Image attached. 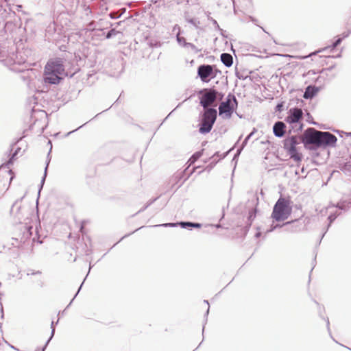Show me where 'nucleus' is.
I'll list each match as a JSON object with an SVG mask.
<instances>
[{"mask_svg": "<svg viewBox=\"0 0 351 351\" xmlns=\"http://www.w3.org/2000/svg\"><path fill=\"white\" fill-rule=\"evenodd\" d=\"M165 226H174V224L173 223H168V224H165Z\"/></svg>", "mask_w": 351, "mask_h": 351, "instance_id": "nucleus-26", "label": "nucleus"}, {"mask_svg": "<svg viewBox=\"0 0 351 351\" xmlns=\"http://www.w3.org/2000/svg\"><path fill=\"white\" fill-rule=\"evenodd\" d=\"M121 33L120 32L116 31L114 29H112L110 31H108V32L107 33V34L106 36V38H110L114 36L121 35Z\"/></svg>", "mask_w": 351, "mask_h": 351, "instance_id": "nucleus-16", "label": "nucleus"}, {"mask_svg": "<svg viewBox=\"0 0 351 351\" xmlns=\"http://www.w3.org/2000/svg\"><path fill=\"white\" fill-rule=\"evenodd\" d=\"M289 114L287 117V121L289 123H298L303 116L302 110L300 108H294L289 110Z\"/></svg>", "mask_w": 351, "mask_h": 351, "instance_id": "nucleus-10", "label": "nucleus"}, {"mask_svg": "<svg viewBox=\"0 0 351 351\" xmlns=\"http://www.w3.org/2000/svg\"><path fill=\"white\" fill-rule=\"evenodd\" d=\"M291 213V207L289 200L280 197L274 207L271 217L276 221H282L287 219Z\"/></svg>", "mask_w": 351, "mask_h": 351, "instance_id": "nucleus-3", "label": "nucleus"}, {"mask_svg": "<svg viewBox=\"0 0 351 351\" xmlns=\"http://www.w3.org/2000/svg\"><path fill=\"white\" fill-rule=\"evenodd\" d=\"M128 5L130 7L132 6V2L128 3Z\"/></svg>", "mask_w": 351, "mask_h": 351, "instance_id": "nucleus-29", "label": "nucleus"}, {"mask_svg": "<svg viewBox=\"0 0 351 351\" xmlns=\"http://www.w3.org/2000/svg\"><path fill=\"white\" fill-rule=\"evenodd\" d=\"M217 117V112L214 108H207L205 110L202 121L199 131L202 134L208 133L213 128V124L215 123Z\"/></svg>", "mask_w": 351, "mask_h": 351, "instance_id": "nucleus-4", "label": "nucleus"}, {"mask_svg": "<svg viewBox=\"0 0 351 351\" xmlns=\"http://www.w3.org/2000/svg\"><path fill=\"white\" fill-rule=\"evenodd\" d=\"M88 27H89L90 29H94L95 27H93V22L90 23L88 24Z\"/></svg>", "mask_w": 351, "mask_h": 351, "instance_id": "nucleus-24", "label": "nucleus"}, {"mask_svg": "<svg viewBox=\"0 0 351 351\" xmlns=\"http://www.w3.org/2000/svg\"><path fill=\"white\" fill-rule=\"evenodd\" d=\"M9 173H12V170H9Z\"/></svg>", "mask_w": 351, "mask_h": 351, "instance_id": "nucleus-30", "label": "nucleus"}, {"mask_svg": "<svg viewBox=\"0 0 351 351\" xmlns=\"http://www.w3.org/2000/svg\"><path fill=\"white\" fill-rule=\"evenodd\" d=\"M300 143L299 137L292 136L284 141V148L290 155L291 158L296 162L302 160V155L297 152L296 146Z\"/></svg>", "mask_w": 351, "mask_h": 351, "instance_id": "nucleus-6", "label": "nucleus"}, {"mask_svg": "<svg viewBox=\"0 0 351 351\" xmlns=\"http://www.w3.org/2000/svg\"><path fill=\"white\" fill-rule=\"evenodd\" d=\"M91 267H92V266H91V265L90 264V267H89V270H88V274H89L90 270L91 269Z\"/></svg>", "mask_w": 351, "mask_h": 351, "instance_id": "nucleus-27", "label": "nucleus"}, {"mask_svg": "<svg viewBox=\"0 0 351 351\" xmlns=\"http://www.w3.org/2000/svg\"><path fill=\"white\" fill-rule=\"evenodd\" d=\"M5 57H6V56L5 54V51H0V62H2L4 63Z\"/></svg>", "mask_w": 351, "mask_h": 351, "instance_id": "nucleus-21", "label": "nucleus"}, {"mask_svg": "<svg viewBox=\"0 0 351 351\" xmlns=\"http://www.w3.org/2000/svg\"><path fill=\"white\" fill-rule=\"evenodd\" d=\"M13 178H14L13 176H12V177L10 178V182H12V180H13Z\"/></svg>", "mask_w": 351, "mask_h": 351, "instance_id": "nucleus-28", "label": "nucleus"}, {"mask_svg": "<svg viewBox=\"0 0 351 351\" xmlns=\"http://www.w3.org/2000/svg\"><path fill=\"white\" fill-rule=\"evenodd\" d=\"M303 141L306 144L315 145L317 147L335 146L337 138L328 132H321L309 128L304 133Z\"/></svg>", "mask_w": 351, "mask_h": 351, "instance_id": "nucleus-1", "label": "nucleus"}, {"mask_svg": "<svg viewBox=\"0 0 351 351\" xmlns=\"http://www.w3.org/2000/svg\"><path fill=\"white\" fill-rule=\"evenodd\" d=\"M341 41V38H339L337 39L335 43L334 44L332 45V48H335L336 47Z\"/></svg>", "mask_w": 351, "mask_h": 351, "instance_id": "nucleus-22", "label": "nucleus"}, {"mask_svg": "<svg viewBox=\"0 0 351 351\" xmlns=\"http://www.w3.org/2000/svg\"><path fill=\"white\" fill-rule=\"evenodd\" d=\"M221 60L228 67L231 66L233 63L232 56L226 53H223L221 55Z\"/></svg>", "mask_w": 351, "mask_h": 351, "instance_id": "nucleus-13", "label": "nucleus"}, {"mask_svg": "<svg viewBox=\"0 0 351 351\" xmlns=\"http://www.w3.org/2000/svg\"><path fill=\"white\" fill-rule=\"evenodd\" d=\"M11 69H12V70H16L17 69H16V68H12Z\"/></svg>", "mask_w": 351, "mask_h": 351, "instance_id": "nucleus-31", "label": "nucleus"}, {"mask_svg": "<svg viewBox=\"0 0 351 351\" xmlns=\"http://www.w3.org/2000/svg\"><path fill=\"white\" fill-rule=\"evenodd\" d=\"M41 274V272H40V271H36V272H34V271H31V272H30V271H28L27 274L28 276H29V275H36V274Z\"/></svg>", "mask_w": 351, "mask_h": 351, "instance_id": "nucleus-23", "label": "nucleus"}, {"mask_svg": "<svg viewBox=\"0 0 351 351\" xmlns=\"http://www.w3.org/2000/svg\"><path fill=\"white\" fill-rule=\"evenodd\" d=\"M84 280H85V279H84ZM83 282H84V281H83ZM83 283H84V282H82V285H80V287L79 289L77 290V293H76V294L75 295V296H74L73 299L76 297V295H77V293L80 292V289H81V287H82V286Z\"/></svg>", "mask_w": 351, "mask_h": 351, "instance_id": "nucleus-25", "label": "nucleus"}, {"mask_svg": "<svg viewBox=\"0 0 351 351\" xmlns=\"http://www.w3.org/2000/svg\"><path fill=\"white\" fill-rule=\"evenodd\" d=\"M285 124L282 121L276 122L274 125V133L277 137H282L285 134Z\"/></svg>", "mask_w": 351, "mask_h": 351, "instance_id": "nucleus-12", "label": "nucleus"}, {"mask_svg": "<svg viewBox=\"0 0 351 351\" xmlns=\"http://www.w3.org/2000/svg\"><path fill=\"white\" fill-rule=\"evenodd\" d=\"M181 225L182 226H193V227H197V228H199L201 226V224H199V223H190V222L182 223Z\"/></svg>", "mask_w": 351, "mask_h": 351, "instance_id": "nucleus-20", "label": "nucleus"}, {"mask_svg": "<svg viewBox=\"0 0 351 351\" xmlns=\"http://www.w3.org/2000/svg\"><path fill=\"white\" fill-rule=\"evenodd\" d=\"M49 160L47 162V165L45 167V172H44V176L41 180V182H40V189L43 188V186L45 183V178H46V176H47V168H48V165H49Z\"/></svg>", "mask_w": 351, "mask_h": 351, "instance_id": "nucleus-19", "label": "nucleus"}, {"mask_svg": "<svg viewBox=\"0 0 351 351\" xmlns=\"http://www.w3.org/2000/svg\"><path fill=\"white\" fill-rule=\"evenodd\" d=\"M200 93L202 96L199 98V104L205 110L215 103L219 95L218 91L214 88H205Z\"/></svg>", "mask_w": 351, "mask_h": 351, "instance_id": "nucleus-8", "label": "nucleus"}, {"mask_svg": "<svg viewBox=\"0 0 351 351\" xmlns=\"http://www.w3.org/2000/svg\"><path fill=\"white\" fill-rule=\"evenodd\" d=\"M54 322H51V337L50 338L48 339V341H47L45 346L43 347V351H45V349L46 348L48 343L49 342V341L51 339V338L53 337V335H54V332H55V328H54Z\"/></svg>", "mask_w": 351, "mask_h": 351, "instance_id": "nucleus-18", "label": "nucleus"}, {"mask_svg": "<svg viewBox=\"0 0 351 351\" xmlns=\"http://www.w3.org/2000/svg\"><path fill=\"white\" fill-rule=\"evenodd\" d=\"M202 155V152H195L189 159V162L191 164L194 163L196 160H197Z\"/></svg>", "mask_w": 351, "mask_h": 351, "instance_id": "nucleus-15", "label": "nucleus"}, {"mask_svg": "<svg viewBox=\"0 0 351 351\" xmlns=\"http://www.w3.org/2000/svg\"><path fill=\"white\" fill-rule=\"evenodd\" d=\"M29 53L28 50H17L16 52L12 51L6 56L4 64L8 66L23 65L26 63Z\"/></svg>", "mask_w": 351, "mask_h": 351, "instance_id": "nucleus-5", "label": "nucleus"}, {"mask_svg": "<svg viewBox=\"0 0 351 351\" xmlns=\"http://www.w3.org/2000/svg\"><path fill=\"white\" fill-rule=\"evenodd\" d=\"M237 107V101L234 95H229L226 101L220 104L219 107V114L225 118L231 117L234 109Z\"/></svg>", "mask_w": 351, "mask_h": 351, "instance_id": "nucleus-7", "label": "nucleus"}, {"mask_svg": "<svg viewBox=\"0 0 351 351\" xmlns=\"http://www.w3.org/2000/svg\"><path fill=\"white\" fill-rule=\"evenodd\" d=\"M318 91V89L315 86H308L304 93V98L311 99L312 98Z\"/></svg>", "mask_w": 351, "mask_h": 351, "instance_id": "nucleus-14", "label": "nucleus"}, {"mask_svg": "<svg viewBox=\"0 0 351 351\" xmlns=\"http://www.w3.org/2000/svg\"><path fill=\"white\" fill-rule=\"evenodd\" d=\"M197 74L202 82H209L211 79L216 77L217 71L214 69L213 65L202 64L199 66Z\"/></svg>", "mask_w": 351, "mask_h": 351, "instance_id": "nucleus-9", "label": "nucleus"}, {"mask_svg": "<svg viewBox=\"0 0 351 351\" xmlns=\"http://www.w3.org/2000/svg\"><path fill=\"white\" fill-rule=\"evenodd\" d=\"M64 71L63 60L60 58L49 60L45 67L44 80L47 83L57 84L62 79L60 75Z\"/></svg>", "mask_w": 351, "mask_h": 351, "instance_id": "nucleus-2", "label": "nucleus"}, {"mask_svg": "<svg viewBox=\"0 0 351 351\" xmlns=\"http://www.w3.org/2000/svg\"><path fill=\"white\" fill-rule=\"evenodd\" d=\"M10 213L15 218L16 223H21L24 220L23 209L21 206H18L17 202L12 205Z\"/></svg>", "mask_w": 351, "mask_h": 351, "instance_id": "nucleus-11", "label": "nucleus"}, {"mask_svg": "<svg viewBox=\"0 0 351 351\" xmlns=\"http://www.w3.org/2000/svg\"><path fill=\"white\" fill-rule=\"evenodd\" d=\"M21 150V148H17V149L14 152V153L12 154L11 158L8 161V162L5 165L6 167H8L9 165H12L13 162V160L14 159L15 156L17 155L18 152Z\"/></svg>", "mask_w": 351, "mask_h": 351, "instance_id": "nucleus-17", "label": "nucleus"}]
</instances>
